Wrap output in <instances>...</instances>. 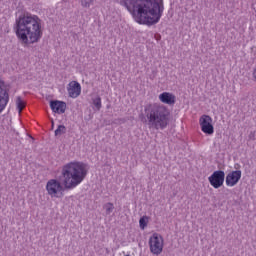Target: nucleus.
I'll return each instance as SVG.
<instances>
[{"instance_id":"1","label":"nucleus","mask_w":256,"mask_h":256,"mask_svg":"<svg viewBox=\"0 0 256 256\" xmlns=\"http://www.w3.org/2000/svg\"><path fill=\"white\" fill-rule=\"evenodd\" d=\"M122 5L139 25H156L163 17V0H123Z\"/></svg>"},{"instance_id":"2","label":"nucleus","mask_w":256,"mask_h":256,"mask_svg":"<svg viewBox=\"0 0 256 256\" xmlns=\"http://www.w3.org/2000/svg\"><path fill=\"white\" fill-rule=\"evenodd\" d=\"M16 35L25 45L39 43L43 37L39 16L29 13L20 15L16 19Z\"/></svg>"},{"instance_id":"3","label":"nucleus","mask_w":256,"mask_h":256,"mask_svg":"<svg viewBox=\"0 0 256 256\" xmlns=\"http://www.w3.org/2000/svg\"><path fill=\"white\" fill-rule=\"evenodd\" d=\"M169 109L161 104H147L144 106V113L140 114V119L148 125L149 129H166L169 125Z\"/></svg>"},{"instance_id":"4","label":"nucleus","mask_w":256,"mask_h":256,"mask_svg":"<svg viewBox=\"0 0 256 256\" xmlns=\"http://www.w3.org/2000/svg\"><path fill=\"white\" fill-rule=\"evenodd\" d=\"M61 175L64 187L66 189H75L87 177V165L83 162L67 163L62 167Z\"/></svg>"},{"instance_id":"5","label":"nucleus","mask_w":256,"mask_h":256,"mask_svg":"<svg viewBox=\"0 0 256 256\" xmlns=\"http://www.w3.org/2000/svg\"><path fill=\"white\" fill-rule=\"evenodd\" d=\"M46 190L48 195H51V197L59 198L63 197V191H65V188L61 185V182L56 179H51L46 184Z\"/></svg>"},{"instance_id":"6","label":"nucleus","mask_w":256,"mask_h":256,"mask_svg":"<svg viewBox=\"0 0 256 256\" xmlns=\"http://www.w3.org/2000/svg\"><path fill=\"white\" fill-rule=\"evenodd\" d=\"M150 251L153 255L163 253V236L154 233L149 239Z\"/></svg>"},{"instance_id":"7","label":"nucleus","mask_w":256,"mask_h":256,"mask_svg":"<svg viewBox=\"0 0 256 256\" xmlns=\"http://www.w3.org/2000/svg\"><path fill=\"white\" fill-rule=\"evenodd\" d=\"M208 181L214 189H219L223 187V183H225V172L223 170H216L212 173V175L208 178Z\"/></svg>"},{"instance_id":"8","label":"nucleus","mask_w":256,"mask_h":256,"mask_svg":"<svg viewBox=\"0 0 256 256\" xmlns=\"http://www.w3.org/2000/svg\"><path fill=\"white\" fill-rule=\"evenodd\" d=\"M213 119L209 115H203L200 117V126L206 135H213L215 129L213 128Z\"/></svg>"},{"instance_id":"9","label":"nucleus","mask_w":256,"mask_h":256,"mask_svg":"<svg viewBox=\"0 0 256 256\" xmlns=\"http://www.w3.org/2000/svg\"><path fill=\"white\" fill-rule=\"evenodd\" d=\"M3 87H5V82L0 80V113L5 111V107L9 103V92Z\"/></svg>"},{"instance_id":"10","label":"nucleus","mask_w":256,"mask_h":256,"mask_svg":"<svg viewBox=\"0 0 256 256\" xmlns=\"http://www.w3.org/2000/svg\"><path fill=\"white\" fill-rule=\"evenodd\" d=\"M50 108L53 113H58V115H63L67 110V103L59 100L50 101Z\"/></svg>"},{"instance_id":"11","label":"nucleus","mask_w":256,"mask_h":256,"mask_svg":"<svg viewBox=\"0 0 256 256\" xmlns=\"http://www.w3.org/2000/svg\"><path fill=\"white\" fill-rule=\"evenodd\" d=\"M240 179H241V170L232 171L226 176V185L228 187H235V185L239 183Z\"/></svg>"},{"instance_id":"12","label":"nucleus","mask_w":256,"mask_h":256,"mask_svg":"<svg viewBox=\"0 0 256 256\" xmlns=\"http://www.w3.org/2000/svg\"><path fill=\"white\" fill-rule=\"evenodd\" d=\"M68 94L69 97H72V99H77L81 95V84L77 81H72L69 83L68 87Z\"/></svg>"},{"instance_id":"13","label":"nucleus","mask_w":256,"mask_h":256,"mask_svg":"<svg viewBox=\"0 0 256 256\" xmlns=\"http://www.w3.org/2000/svg\"><path fill=\"white\" fill-rule=\"evenodd\" d=\"M159 100L166 105H175L176 97L169 92H163L159 95Z\"/></svg>"},{"instance_id":"14","label":"nucleus","mask_w":256,"mask_h":256,"mask_svg":"<svg viewBox=\"0 0 256 256\" xmlns=\"http://www.w3.org/2000/svg\"><path fill=\"white\" fill-rule=\"evenodd\" d=\"M25 101H23V99H21V96H18L16 98V107L19 111V115H21V113L23 112V109H25Z\"/></svg>"},{"instance_id":"15","label":"nucleus","mask_w":256,"mask_h":256,"mask_svg":"<svg viewBox=\"0 0 256 256\" xmlns=\"http://www.w3.org/2000/svg\"><path fill=\"white\" fill-rule=\"evenodd\" d=\"M65 133H67V128L65 125H59L55 130V137H61V135H65Z\"/></svg>"},{"instance_id":"16","label":"nucleus","mask_w":256,"mask_h":256,"mask_svg":"<svg viewBox=\"0 0 256 256\" xmlns=\"http://www.w3.org/2000/svg\"><path fill=\"white\" fill-rule=\"evenodd\" d=\"M103 209H105L106 215H111V213H113V211L115 210V206L113 205V203L108 202L104 204Z\"/></svg>"},{"instance_id":"17","label":"nucleus","mask_w":256,"mask_h":256,"mask_svg":"<svg viewBox=\"0 0 256 256\" xmlns=\"http://www.w3.org/2000/svg\"><path fill=\"white\" fill-rule=\"evenodd\" d=\"M80 3L82 7L89 9L95 3V0H80Z\"/></svg>"},{"instance_id":"18","label":"nucleus","mask_w":256,"mask_h":256,"mask_svg":"<svg viewBox=\"0 0 256 256\" xmlns=\"http://www.w3.org/2000/svg\"><path fill=\"white\" fill-rule=\"evenodd\" d=\"M93 105L99 111L101 109V97L97 96L96 98H94L93 99Z\"/></svg>"},{"instance_id":"19","label":"nucleus","mask_w":256,"mask_h":256,"mask_svg":"<svg viewBox=\"0 0 256 256\" xmlns=\"http://www.w3.org/2000/svg\"><path fill=\"white\" fill-rule=\"evenodd\" d=\"M147 216H143L140 218L139 220V225H140V228L142 229H145V227H147Z\"/></svg>"},{"instance_id":"20","label":"nucleus","mask_w":256,"mask_h":256,"mask_svg":"<svg viewBox=\"0 0 256 256\" xmlns=\"http://www.w3.org/2000/svg\"><path fill=\"white\" fill-rule=\"evenodd\" d=\"M51 124H52V129H53V127H55V121L53 119H51Z\"/></svg>"}]
</instances>
